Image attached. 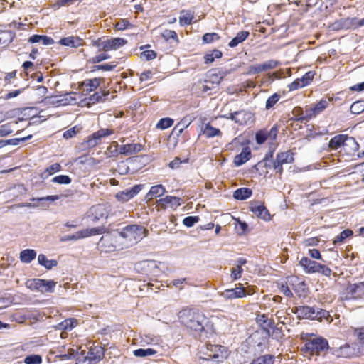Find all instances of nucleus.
<instances>
[{
    "instance_id": "4c0bfd02",
    "label": "nucleus",
    "mask_w": 364,
    "mask_h": 364,
    "mask_svg": "<svg viewBox=\"0 0 364 364\" xmlns=\"http://www.w3.org/2000/svg\"><path fill=\"white\" fill-rule=\"evenodd\" d=\"M36 257V252L33 249H26L20 253V259L23 263H30Z\"/></svg>"
},
{
    "instance_id": "bf43d9fd",
    "label": "nucleus",
    "mask_w": 364,
    "mask_h": 364,
    "mask_svg": "<svg viewBox=\"0 0 364 364\" xmlns=\"http://www.w3.org/2000/svg\"><path fill=\"white\" fill-rule=\"evenodd\" d=\"M13 125L11 123H6L0 126V136L4 137L13 133Z\"/></svg>"
},
{
    "instance_id": "f03ea898",
    "label": "nucleus",
    "mask_w": 364,
    "mask_h": 364,
    "mask_svg": "<svg viewBox=\"0 0 364 364\" xmlns=\"http://www.w3.org/2000/svg\"><path fill=\"white\" fill-rule=\"evenodd\" d=\"M309 334L301 335V338L304 341V344L301 348V352L310 357L319 356L322 353L329 348L327 339L318 336L314 338H308Z\"/></svg>"
},
{
    "instance_id": "7c9ffc66",
    "label": "nucleus",
    "mask_w": 364,
    "mask_h": 364,
    "mask_svg": "<svg viewBox=\"0 0 364 364\" xmlns=\"http://www.w3.org/2000/svg\"><path fill=\"white\" fill-rule=\"evenodd\" d=\"M109 95V91L102 90L100 92H96L88 97L87 104L94 105L99 102H104L107 100Z\"/></svg>"
},
{
    "instance_id": "774afa93",
    "label": "nucleus",
    "mask_w": 364,
    "mask_h": 364,
    "mask_svg": "<svg viewBox=\"0 0 364 364\" xmlns=\"http://www.w3.org/2000/svg\"><path fill=\"white\" fill-rule=\"evenodd\" d=\"M199 220L198 216H187L183 219V224L188 228H191L198 223Z\"/></svg>"
},
{
    "instance_id": "6e6552de",
    "label": "nucleus",
    "mask_w": 364,
    "mask_h": 364,
    "mask_svg": "<svg viewBox=\"0 0 364 364\" xmlns=\"http://www.w3.org/2000/svg\"><path fill=\"white\" fill-rule=\"evenodd\" d=\"M364 297V282L348 284L341 291V301L358 300Z\"/></svg>"
},
{
    "instance_id": "f257e3e1",
    "label": "nucleus",
    "mask_w": 364,
    "mask_h": 364,
    "mask_svg": "<svg viewBox=\"0 0 364 364\" xmlns=\"http://www.w3.org/2000/svg\"><path fill=\"white\" fill-rule=\"evenodd\" d=\"M179 321L186 328L201 332L204 330V324L207 321L205 315L193 309H184L178 313Z\"/></svg>"
},
{
    "instance_id": "9d476101",
    "label": "nucleus",
    "mask_w": 364,
    "mask_h": 364,
    "mask_svg": "<svg viewBox=\"0 0 364 364\" xmlns=\"http://www.w3.org/2000/svg\"><path fill=\"white\" fill-rule=\"evenodd\" d=\"M57 282L53 280L43 279H31L26 282V287L32 291H40L42 294L52 293L54 291Z\"/></svg>"
},
{
    "instance_id": "c756f323",
    "label": "nucleus",
    "mask_w": 364,
    "mask_h": 364,
    "mask_svg": "<svg viewBox=\"0 0 364 364\" xmlns=\"http://www.w3.org/2000/svg\"><path fill=\"white\" fill-rule=\"evenodd\" d=\"M194 117L190 115L185 116L173 129V132H177V135L179 136L183 132V130L187 128L194 120Z\"/></svg>"
},
{
    "instance_id": "b1692460",
    "label": "nucleus",
    "mask_w": 364,
    "mask_h": 364,
    "mask_svg": "<svg viewBox=\"0 0 364 364\" xmlns=\"http://www.w3.org/2000/svg\"><path fill=\"white\" fill-rule=\"evenodd\" d=\"M102 80V79L100 77L86 79L80 83V87L83 91L90 92L96 90L100 85Z\"/></svg>"
},
{
    "instance_id": "1a4fd4ad",
    "label": "nucleus",
    "mask_w": 364,
    "mask_h": 364,
    "mask_svg": "<svg viewBox=\"0 0 364 364\" xmlns=\"http://www.w3.org/2000/svg\"><path fill=\"white\" fill-rule=\"evenodd\" d=\"M364 26V18L359 19L356 17H347L342 18L333 21L329 26V28L333 31L357 29Z\"/></svg>"
},
{
    "instance_id": "37998d69",
    "label": "nucleus",
    "mask_w": 364,
    "mask_h": 364,
    "mask_svg": "<svg viewBox=\"0 0 364 364\" xmlns=\"http://www.w3.org/2000/svg\"><path fill=\"white\" fill-rule=\"evenodd\" d=\"M274 356L272 355L267 354L260 355L257 358L252 360L250 364H274Z\"/></svg>"
},
{
    "instance_id": "423d86ee",
    "label": "nucleus",
    "mask_w": 364,
    "mask_h": 364,
    "mask_svg": "<svg viewBox=\"0 0 364 364\" xmlns=\"http://www.w3.org/2000/svg\"><path fill=\"white\" fill-rule=\"evenodd\" d=\"M146 229L139 225H129L122 228L119 232L120 238L128 242V245L136 244L145 236Z\"/></svg>"
},
{
    "instance_id": "c9c22d12",
    "label": "nucleus",
    "mask_w": 364,
    "mask_h": 364,
    "mask_svg": "<svg viewBox=\"0 0 364 364\" xmlns=\"http://www.w3.org/2000/svg\"><path fill=\"white\" fill-rule=\"evenodd\" d=\"M252 195V191L249 188H240L233 193V197L236 200H244L249 198Z\"/></svg>"
},
{
    "instance_id": "09e8293b",
    "label": "nucleus",
    "mask_w": 364,
    "mask_h": 364,
    "mask_svg": "<svg viewBox=\"0 0 364 364\" xmlns=\"http://www.w3.org/2000/svg\"><path fill=\"white\" fill-rule=\"evenodd\" d=\"M281 95L278 93H274L272 95L269 96L265 104V109L269 110L272 108L280 100Z\"/></svg>"
},
{
    "instance_id": "338daca9",
    "label": "nucleus",
    "mask_w": 364,
    "mask_h": 364,
    "mask_svg": "<svg viewBox=\"0 0 364 364\" xmlns=\"http://www.w3.org/2000/svg\"><path fill=\"white\" fill-rule=\"evenodd\" d=\"M264 71V67L262 64H257V65H250L248 68L247 73L248 75H255L258 74Z\"/></svg>"
},
{
    "instance_id": "a19ab883",
    "label": "nucleus",
    "mask_w": 364,
    "mask_h": 364,
    "mask_svg": "<svg viewBox=\"0 0 364 364\" xmlns=\"http://www.w3.org/2000/svg\"><path fill=\"white\" fill-rule=\"evenodd\" d=\"M203 134L208 138H212L214 136H221V131L215 127H213L210 123L205 124L203 129Z\"/></svg>"
},
{
    "instance_id": "6ab92c4d",
    "label": "nucleus",
    "mask_w": 364,
    "mask_h": 364,
    "mask_svg": "<svg viewBox=\"0 0 364 364\" xmlns=\"http://www.w3.org/2000/svg\"><path fill=\"white\" fill-rule=\"evenodd\" d=\"M108 216L109 212L104 205L98 204L92 206L90 209V217H91V220L93 223H96L103 218H107Z\"/></svg>"
},
{
    "instance_id": "49530a36",
    "label": "nucleus",
    "mask_w": 364,
    "mask_h": 364,
    "mask_svg": "<svg viewBox=\"0 0 364 364\" xmlns=\"http://www.w3.org/2000/svg\"><path fill=\"white\" fill-rule=\"evenodd\" d=\"M235 114L236 115L235 120V123L240 125H244L247 124V120L249 119V113L245 110H240L235 112Z\"/></svg>"
},
{
    "instance_id": "de8ad7c7",
    "label": "nucleus",
    "mask_w": 364,
    "mask_h": 364,
    "mask_svg": "<svg viewBox=\"0 0 364 364\" xmlns=\"http://www.w3.org/2000/svg\"><path fill=\"white\" fill-rule=\"evenodd\" d=\"M60 170H61L60 164L58 163H55V164L50 165V166H48V168H46L45 169V171H43L42 176L47 178V177L54 174L55 173L60 171Z\"/></svg>"
},
{
    "instance_id": "dca6fc26",
    "label": "nucleus",
    "mask_w": 364,
    "mask_h": 364,
    "mask_svg": "<svg viewBox=\"0 0 364 364\" xmlns=\"http://www.w3.org/2000/svg\"><path fill=\"white\" fill-rule=\"evenodd\" d=\"M114 133L110 129H100L87 136L85 142L89 147H94L101 142L102 137L109 136Z\"/></svg>"
},
{
    "instance_id": "4d7b16f0",
    "label": "nucleus",
    "mask_w": 364,
    "mask_h": 364,
    "mask_svg": "<svg viewBox=\"0 0 364 364\" xmlns=\"http://www.w3.org/2000/svg\"><path fill=\"white\" fill-rule=\"evenodd\" d=\"M156 351L152 348H147V349H143V348H139L134 351V354L135 356L137 357H145L149 355H153L156 354Z\"/></svg>"
},
{
    "instance_id": "bb28decb",
    "label": "nucleus",
    "mask_w": 364,
    "mask_h": 364,
    "mask_svg": "<svg viewBox=\"0 0 364 364\" xmlns=\"http://www.w3.org/2000/svg\"><path fill=\"white\" fill-rule=\"evenodd\" d=\"M347 134H338L331 139L328 143L330 150L343 149Z\"/></svg>"
},
{
    "instance_id": "72a5a7b5",
    "label": "nucleus",
    "mask_w": 364,
    "mask_h": 364,
    "mask_svg": "<svg viewBox=\"0 0 364 364\" xmlns=\"http://www.w3.org/2000/svg\"><path fill=\"white\" fill-rule=\"evenodd\" d=\"M159 203L165 204L171 207V208H176L182 204V200L179 197L166 196L159 200Z\"/></svg>"
},
{
    "instance_id": "39448f33",
    "label": "nucleus",
    "mask_w": 364,
    "mask_h": 364,
    "mask_svg": "<svg viewBox=\"0 0 364 364\" xmlns=\"http://www.w3.org/2000/svg\"><path fill=\"white\" fill-rule=\"evenodd\" d=\"M107 233V235L101 237L97 243V248L101 252H112L123 250L127 247L119 241L120 236L119 233L117 235L109 233V232Z\"/></svg>"
},
{
    "instance_id": "a878e982",
    "label": "nucleus",
    "mask_w": 364,
    "mask_h": 364,
    "mask_svg": "<svg viewBox=\"0 0 364 364\" xmlns=\"http://www.w3.org/2000/svg\"><path fill=\"white\" fill-rule=\"evenodd\" d=\"M142 149L140 144H127L119 147V153L126 156L139 153Z\"/></svg>"
},
{
    "instance_id": "5fc2aeb1",
    "label": "nucleus",
    "mask_w": 364,
    "mask_h": 364,
    "mask_svg": "<svg viewBox=\"0 0 364 364\" xmlns=\"http://www.w3.org/2000/svg\"><path fill=\"white\" fill-rule=\"evenodd\" d=\"M173 122L174 121L171 118H162L158 122L156 128L160 129H166L171 127L173 124Z\"/></svg>"
},
{
    "instance_id": "e2e57ef3",
    "label": "nucleus",
    "mask_w": 364,
    "mask_h": 364,
    "mask_svg": "<svg viewBox=\"0 0 364 364\" xmlns=\"http://www.w3.org/2000/svg\"><path fill=\"white\" fill-rule=\"evenodd\" d=\"M51 181L59 184H69L71 183L72 180L67 175H59L53 178Z\"/></svg>"
},
{
    "instance_id": "ea45409f",
    "label": "nucleus",
    "mask_w": 364,
    "mask_h": 364,
    "mask_svg": "<svg viewBox=\"0 0 364 364\" xmlns=\"http://www.w3.org/2000/svg\"><path fill=\"white\" fill-rule=\"evenodd\" d=\"M332 100V98H328V100L322 98L319 102L313 105L312 107L316 116L323 112L328 107L329 102H331Z\"/></svg>"
},
{
    "instance_id": "412c9836",
    "label": "nucleus",
    "mask_w": 364,
    "mask_h": 364,
    "mask_svg": "<svg viewBox=\"0 0 364 364\" xmlns=\"http://www.w3.org/2000/svg\"><path fill=\"white\" fill-rule=\"evenodd\" d=\"M141 186V185H135L129 189L120 191L116 194V198L119 201L127 202L139 193Z\"/></svg>"
},
{
    "instance_id": "a18cd8bd",
    "label": "nucleus",
    "mask_w": 364,
    "mask_h": 364,
    "mask_svg": "<svg viewBox=\"0 0 364 364\" xmlns=\"http://www.w3.org/2000/svg\"><path fill=\"white\" fill-rule=\"evenodd\" d=\"M223 53L220 50L218 49H214L208 53H206L204 55V63L205 64L212 63L215 59H218L222 58Z\"/></svg>"
},
{
    "instance_id": "603ef678",
    "label": "nucleus",
    "mask_w": 364,
    "mask_h": 364,
    "mask_svg": "<svg viewBox=\"0 0 364 364\" xmlns=\"http://www.w3.org/2000/svg\"><path fill=\"white\" fill-rule=\"evenodd\" d=\"M223 80V76L220 73H213L209 75L208 80L213 84L215 89L218 88Z\"/></svg>"
},
{
    "instance_id": "0e129e2a",
    "label": "nucleus",
    "mask_w": 364,
    "mask_h": 364,
    "mask_svg": "<svg viewBox=\"0 0 364 364\" xmlns=\"http://www.w3.org/2000/svg\"><path fill=\"white\" fill-rule=\"evenodd\" d=\"M220 36L216 33H207L203 36V42L204 43H211L215 41L219 40Z\"/></svg>"
},
{
    "instance_id": "052dcab7",
    "label": "nucleus",
    "mask_w": 364,
    "mask_h": 364,
    "mask_svg": "<svg viewBox=\"0 0 364 364\" xmlns=\"http://www.w3.org/2000/svg\"><path fill=\"white\" fill-rule=\"evenodd\" d=\"M291 287L288 284L287 279L284 284H282L279 287V291L287 297L292 298L294 296L293 293L291 290Z\"/></svg>"
},
{
    "instance_id": "20e7f679",
    "label": "nucleus",
    "mask_w": 364,
    "mask_h": 364,
    "mask_svg": "<svg viewBox=\"0 0 364 364\" xmlns=\"http://www.w3.org/2000/svg\"><path fill=\"white\" fill-rule=\"evenodd\" d=\"M86 350L76 352V361L77 364H93L98 363L104 357V349L94 343Z\"/></svg>"
},
{
    "instance_id": "0eeeda50",
    "label": "nucleus",
    "mask_w": 364,
    "mask_h": 364,
    "mask_svg": "<svg viewBox=\"0 0 364 364\" xmlns=\"http://www.w3.org/2000/svg\"><path fill=\"white\" fill-rule=\"evenodd\" d=\"M205 360H211L215 363H221L228 356L227 348L221 345L207 344L205 350L203 353Z\"/></svg>"
},
{
    "instance_id": "5701e85b",
    "label": "nucleus",
    "mask_w": 364,
    "mask_h": 364,
    "mask_svg": "<svg viewBox=\"0 0 364 364\" xmlns=\"http://www.w3.org/2000/svg\"><path fill=\"white\" fill-rule=\"evenodd\" d=\"M257 323L261 327L259 331H267L268 333H270V328H273V325L274 324V321L272 319H269L267 316L262 314H259L257 315L255 318Z\"/></svg>"
},
{
    "instance_id": "4468645a",
    "label": "nucleus",
    "mask_w": 364,
    "mask_h": 364,
    "mask_svg": "<svg viewBox=\"0 0 364 364\" xmlns=\"http://www.w3.org/2000/svg\"><path fill=\"white\" fill-rule=\"evenodd\" d=\"M215 90L213 84L210 83L208 79L199 80L192 86V91L198 96L204 95H210L213 91Z\"/></svg>"
},
{
    "instance_id": "c03bdc74",
    "label": "nucleus",
    "mask_w": 364,
    "mask_h": 364,
    "mask_svg": "<svg viewBox=\"0 0 364 364\" xmlns=\"http://www.w3.org/2000/svg\"><path fill=\"white\" fill-rule=\"evenodd\" d=\"M77 325V321L74 318L65 319L58 324L59 328L63 331H71Z\"/></svg>"
},
{
    "instance_id": "a211bd4d",
    "label": "nucleus",
    "mask_w": 364,
    "mask_h": 364,
    "mask_svg": "<svg viewBox=\"0 0 364 364\" xmlns=\"http://www.w3.org/2000/svg\"><path fill=\"white\" fill-rule=\"evenodd\" d=\"M359 144L353 136L346 135L343 148L341 151L348 156H353L358 152Z\"/></svg>"
},
{
    "instance_id": "864d4df0",
    "label": "nucleus",
    "mask_w": 364,
    "mask_h": 364,
    "mask_svg": "<svg viewBox=\"0 0 364 364\" xmlns=\"http://www.w3.org/2000/svg\"><path fill=\"white\" fill-rule=\"evenodd\" d=\"M88 237L98 235L108 232V228L105 226L87 228Z\"/></svg>"
},
{
    "instance_id": "6e6d98bb",
    "label": "nucleus",
    "mask_w": 364,
    "mask_h": 364,
    "mask_svg": "<svg viewBox=\"0 0 364 364\" xmlns=\"http://www.w3.org/2000/svg\"><path fill=\"white\" fill-rule=\"evenodd\" d=\"M315 75V71H309L306 73L301 78H299V80L302 82V85L306 87L312 82Z\"/></svg>"
},
{
    "instance_id": "c85d7f7f",
    "label": "nucleus",
    "mask_w": 364,
    "mask_h": 364,
    "mask_svg": "<svg viewBox=\"0 0 364 364\" xmlns=\"http://www.w3.org/2000/svg\"><path fill=\"white\" fill-rule=\"evenodd\" d=\"M251 156V151L249 147H245L242 151L234 158V164L240 166L247 161Z\"/></svg>"
},
{
    "instance_id": "7ed1b4c3",
    "label": "nucleus",
    "mask_w": 364,
    "mask_h": 364,
    "mask_svg": "<svg viewBox=\"0 0 364 364\" xmlns=\"http://www.w3.org/2000/svg\"><path fill=\"white\" fill-rule=\"evenodd\" d=\"M270 333L264 331H255L246 339L250 352L254 355L262 353L269 346Z\"/></svg>"
},
{
    "instance_id": "f8f14e48",
    "label": "nucleus",
    "mask_w": 364,
    "mask_h": 364,
    "mask_svg": "<svg viewBox=\"0 0 364 364\" xmlns=\"http://www.w3.org/2000/svg\"><path fill=\"white\" fill-rule=\"evenodd\" d=\"M100 39L94 42V45L100 48V50L107 52L117 50L127 43V41L122 38H113L100 43Z\"/></svg>"
},
{
    "instance_id": "9b49d317",
    "label": "nucleus",
    "mask_w": 364,
    "mask_h": 364,
    "mask_svg": "<svg viewBox=\"0 0 364 364\" xmlns=\"http://www.w3.org/2000/svg\"><path fill=\"white\" fill-rule=\"evenodd\" d=\"M294 153L288 150L287 151L279 152L277 154L276 159L272 161V167L277 173L281 176L283 173V164H291L294 161Z\"/></svg>"
},
{
    "instance_id": "cd10ccee",
    "label": "nucleus",
    "mask_w": 364,
    "mask_h": 364,
    "mask_svg": "<svg viewBox=\"0 0 364 364\" xmlns=\"http://www.w3.org/2000/svg\"><path fill=\"white\" fill-rule=\"evenodd\" d=\"M179 16V23L181 26L191 25L195 17L194 12L191 10H181Z\"/></svg>"
},
{
    "instance_id": "e433bc0d",
    "label": "nucleus",
    "mask_w": 364,
    "mask_h": 364,
    "mask_svg": "<svg viewBox=\"0 0 364 364\" xmlns=\"http://www.w3.org/2000/svg\"><path fill=\"white\" fill-rule=\"evenodd\" d=\"M250 36V33L247 31H242L237 33L236 36L234 37L228 43L230 48L236 47L239 43H242Z\"/></svg>"
},
{
    "instance_id": "58836bf2",
    "label": "nucleus",
    "mask_w": 364,
    "mask_h": 364,
    "mask_svg": "<svg viewBox=\"0 0 364 364\" xmlns=\"http://www.w3.org/2000/svg\"><path fill=\"white\" fill-rule=\"evenodd\" d=\"M38 262L47 269H51L53 267L58 265V262L55 259H48L46 256L43 254L38 255Z\"/></svg>"
},
{
    "instance_id": "69168bd1",
    "label": "nucleus",
    "mask_w": 364,
    "mask_h": 364,
    "mask_svg": "<svg viewBox=\"0 0 364 364\" xmlns=\"http://www.w3.org/2000/svg\"><path fill=\"white\" fill-rule=\"evenodd\" d=\"M272 329V336L273 338L281 341L284 338V334L283 333V331L281 328H278L273 325V328H271Z\"/></svg>"
},
{
    "instance_id": "ddd939ff",
    "label": "nucleus",
    "mask_w": 364,
    "mask_h": 364,
    "mask_svg": "<svg viewBox=\"0 0 364 364\" xmlns=\"http://www.w3.org/2000/svg\"><path fill=\"white\" fill-rule=\"evenodd\" d=\"M355 346V343L353 346L345 343L339 348H331V353L338 358H351L358 355Z\"/></svg>"
},
{
    "instance_id": "f704fd0d",
    "label": "nucleus",
    "mask_w": 364,
    "mask_h": 364,
    "mask_svg": "<svg viewBox=\"0 0 364 364\" xmlns=\"http://www.w3.org/2000/svg\"><path fill=\"white\" fill-rule=\"evenodd\" d=\"M296 313L303 318H313L315 317V309L308 306H301L296 308Z\"/></svg>"
},
{
    "instance_id": "680f3d73",
    "label": "nucleus",
    "mask_w": 364,
    "mask_h": 364,
    "mask_svg": "<svg viewBox=\"0 0 364 364\" xmlns=\"http://www.w3.org/2000/svg\"><path fill=\"white\" fill-rule=\"evenodd\" d=\"M24 363L26 364H41L42 358L39 355H30L25 358Z\"/></svg>"
},
{
    "instance_id": "13d9d810",
    "label": "nucleus",
    "mask_w": 364,
    "mask_h": 364,
    "mask_svg": "<svg viewBox=\"0 0 364 364\" xmlns=\"http://www.w3.org/2000/svg\"><path fill=\"white\" fill-rule=\"evenodd\" d=\"M353 334L361 345H364V326L353 328Z\"/></svg>"
},
{
    "instance_id": "3c124183",
    "label": "nucleus",
    "mask_w": 364,
    "mask_h": 364,
    "mask_svg": "<svg viewBox=\"0 0 364 364\" xmlns=\"http://www.w3.org/2000/svg\"><path fill=\"white\" fill-rule=\"evenodd\" d=\"M293 117L290 119L291 120L297 121V122H304L305 121L303 117H304V110L300 107H296L292 110Z\"/></svg>"
},
{
    "instance_id": "393cba45",
    "label": "nucleus",
    "mask_w": 364,
    "mask_h": 364,
    "mask_svg": "<svg viewBox=\"0 0 364 364\" xmlns=\"http://www.w3.org/2000/svg\"><path fill=\"white\" fill-rule=\"evenodd\" d=\"M250 210L256 215L258 218H260L265 221H269L271 220L270 213L264 205H251L250 206Z\"/></svg>"
},
{
    "instance_id": "aec40b11",
    "label": "nucleus",
    "mask_w": 364,
    "mask_h": 364,
    "mask_svg": "<svg viewBox=\"0 0 364 364\" xmlns=\"http://www.w3.org/2000/svg\"><path fill=\"white\" fill-rule=\"evenodd\" d=\"M299 264L303 268L304 271L307 274H314L319 272L321 264L310 259L307 257H304L299 261Z\"/></svg>"
},
{
    "instance_id": "8fccbe9b",
    "label": "nucleus",
    "mask_w": 364,
    "mask_h": 364,
    "mask_svg": "<svg viewBox=\"0 0 364 364\" xmlns=\"http://www.w3.org/2000/svg\"><path fill=\"white\" fill-rule=\"evenodd\" d=\"M161 36L166 41L173 40L176 43L178 42V35L174 31L166 29L161 33Z\"/></svg>"
},
{
    "instance_id": "79ce46f5",
    "label": "nucleus",
    "mask_w": 364,
    "mask_h": 364,
    "mask_svg": "<svg viewBox=\"0 0 364 364\" xmlns=\"http://www.w3.org/2000/svg\"><path fill=\"white\" fill-rule=\"evenodd\" d=\"M353 232L350 229L343 230L338 235L336 236L333 240L334 245L343 243L348 237L353 236Z\"/></svg>"
},
{
    "instance_id": "4be33fe9",
    "label": "nucleus",
    "mask_w": 364,
    "mask_h": 364,
    "mask_svg": "<svg viewBox=\"0 0 364 364\" xmlns=\"http://www.w3.org/2000/svg\"><path fill=\"white\" fill-rule=\"evenodd\" d=\"M83 40L75 36H68L62 38L58 43L63 46H67L70 48H77L81 46H82Z\"/></svg>"
},
{
    "instance_id": "473e14b6",
    "label": "nucleus",
    "mask_w": 364,
    "mask_h": 364,
    "mask_svg": "<svg viewBox=\"0 0 364 364\" xmlns=\"http://www.w3.org/2000/svg\"><path fill=\"white\" fill-rule=\"evenodd\" d=\"M28 41L31 43H41L44 46H50L54 44V40L49 36L45 35H33L28 38Z\"/></svg>"
},
{
    "instance_id": "f3484780",
    "label": "nucleus",
    "mask_w": 364,
    "mask_h": 364,
    "mask_svg": "<svg viewBox=\"0 0 364 364\" xmlns=\"http://www.w3.org/2000/svg\"><path fill=\"white\" fill-rule=\"evenodd\" d=\"M220 295L226 300L235 299L245 297L246 292L242 285L238 284V286L235 288L225 289L221 292Z\"/></svg>"
},
{
    "instance_id": "2eb2a0df",
    "label": "nucleus",
    "mask_w": 364,
    "mask_h": 364,
    "mask_svg": "<svg viewBox=\"0 0 364 364\" xmlns=\"http://www.w3.org/2000/svg\"><path fill=\"white\" fill-rule=\"evenodd\" d=\"M287 281L291 288L299 296H305L308 292L306 282L297 276H289L287 277Z\"/></svg>"
},
{
    "instance_id": "2f4dec72",
    "label": "nucleus",
    "mask_w": 364,
    "mask_h": 364,
    "mask_svg": "<svg viewBox=\"0 0 364 364\" xmlns=\"http://www.w3.org/2000/svg\"><path fill=\"white\" fill-rule=\"evenodd\" d=\"M166 191L165 187L161 184L153 186L147 193L146 198L150 200L154 198L162 196Z\"/></svg>"
}]
</instances>
